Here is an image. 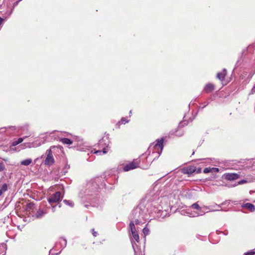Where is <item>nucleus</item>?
<instances>
[{"instance_id": "nucleus-1", "label": "nucleus", "mask_w": 255, "mask_h": 255, "mask_svg": "<svg viewBox=\"0 0 255 255\" xmlns=\"http://www.w3.org/2000/svg\"><path fill=\"white\" fill-rule=\"evenodd\" d=\"M62 198L60 192L58 191L50 195L47 200L49 203L52 206L54 203H58Z\"/></svg>"}, {"instance_id": "nucleus-2", "label": "nucleus", "mask_w": 255, "mask_h": 255, "mask_svg": "<svg viewBox=\"0 0 255 255\" xmlns=\"http://www.w3.org/2000/svg\"><path fill=\"white\" fill-rule=\"evenodd\" d=\"M140 160L138 159H134L131 162L126 164L124 167L125 171H128L134 169L139 166Z\"/></svg>"}, {"instance_id": "nucleus-3", "label": "nucleus", "mask_w": 255, "mask_h": 255, "mask_svg": "<svg viewBox=\"0 0 255 255\" xmlns=\"http://www.w3.org/2000/svg\"><path fill=\"white\" fill-rule=\"evenodd\" d=\"M46 153L47 154V157L44 160V164L46 165L51 166L55 162V160L54 157L52 153L51 149L50 148L47 150Z\"/></svg>"}, {"instance_id": "nucleus-4", "label": "nucleus", "mask_w": 255, "mask_h": 255, "mask_svg": "<svg viewBox=\"0 0 255 255\" xmlns=\"http://www.w3.org/2000/svg\"><path fill=\"white\" fill-rule=\"evenodd\" d=\"M106 139L104 138L101 139L99 142V145L100 148H102V150H98L94 152L95 153L98 154L101 153L102 151L104 154H105L108 151V144L106 143Z\"/></svg>"}, {"instance_id": "nucleus-5", "label": "nucleus", "mask_w": 255, "mask_h": 255, "mask_svg": "<svg viewBox=\"0 0 255 255\" xmlns=\"http://www.w3.org/2000/svg\"><path fill=\"white\" fill-rule=\"evenodd\" d=\"M163 139H157V142L153 145V152H156L158 154H160L162 152L163 146Z\"/></svg>"}, {"instance_id": "nucleus-6", "label": "nucleus", "mask_w": 255, "mask_h": 255, "mask_svg": "<svg viewBox=\"0 0 255 255\" xmlns=\"http://www.w3.org/2000/svg\"><path fill=\"white\" fill-rule=\"evenodd\" d=\"M225 178L228 180H234L240 177L239 174L237 173H226L224 175Z\"/></svg>"}, {"instance_id": "nucleus-7", "label": "nucleus", "mask_w": 255, "mask_h": 255, "mask_svg": "<svg viewBox=\"0 0 255 255\" xmlns=\"http://www.w3.org/2000/svg\"><path fill=\"white\" fill-rule=\"evenodd\" d=\"M43 141H42V142H37V141H35V142H32V143H29L28 144V145H27V147H29V148H31V147H37V146H39L40 145H41L42 143H44V142L46 141V137H43Z\"/></svg>"}, {"instance_id": "nucleus-8", "label": "nucleus", "mask_w": 255, "mask_h": 255, "mask_svg": "<svg viewBox=\"0 0 255 255\" xmlns=\"http://www.w3.org/2000/svg\"><path fill=\"white\" fill-rule=\"evenodd\" d=\"M227 74V70L224 69L221 72H219L217 75V78L220 81H223Z\"/></svg>"}, {"instance_id": "nucleus-9", "label": "nucleus", "mask_w": 255, "mask_h": 255, "mask_svg": "<svg viewBox=\"0 0 255 255\" xmlns=\"http://www.w3.org/2000/svg\"><path fill=\"white\" fill-rule=\"evenodd\" d=\"M214 89V85L212 84L209 83L207 84L205 88H204V91L206 93H210L213 91Z\"/></svg>"}, {"instance_id": "nucleus-10", "label": "nucleus", "mask_w": 255, "mask_h": 255, "mask_svg": "<svg viewBox=\"0 0 255 255\" xmlns=\"http://www.w3.org/2000/svg\"><path fill=\"white\" fill-rule=\"evenodd\" d=\"M195 171V169L194 167H188L186 168H184L183 169V173L184 174H187L188 175H190L194 172Z\"/></svg>"}, {"instance_id": "nucleus-11", "label": "nucleus", "mask_w": 255, "mask_h": 255, "mask_svg": "<svg viewBox=\"0 0 255 255\" xmlns=\"http://www.w3.org/2000/svg\"><path fill=\"white\" fill-rule=\"evenodd\" d=\"M243 207L249 209L251 212L255 211L254 205L251 203H246L243 205Z\"/></svg>"}, {"instance_id": "nucleus-12", "label": "nucleus", "mask_w": 255, "mask_h": 255, "mask_svg": "<svg viewBox=\"0 0 255 255\" xmlns=\"http://www.w3.org/2000/svg\"><path fill=\"white\" fill-rule=\"evenodd\" d=\"M46 212L42 209L38 210L35 214V217L37 218H40L46 214Z\"/></svg>"}, {"instance_id": "nucleus-13", "label": "nucleus", "mask_w": 255, "mask_h": 255, "mask_svg": "<svg viewBox=\"0 0 255 255\" xmlns=\"http://www.w3.org/2000/svg\"><path fill=\"white\" fill-rule=\"evenodd\" d=\"M32 159L31 158H27L26 159L22 160L20 162L21 165L24 166H28L32 163Z\"/></svg>"}, {"instance_id": "nucleus-14", "label": "nucleus", "mask_w": 255, "mask_h": 255, "mask_svg": "<svg viewBox=\"0 0 255 255\" xmlns=\"http://www.w3.org/2000/svg\"><path fill=\"white\" fill-rule=\"evenodd\" d=\"M60 141L65 144L70 145L72 143V141L67 138H62L60 139Z\"/></svg>"}, {"instance_id": "nucleus-15", "label": "nucleus", "mask_w": 255, "mask_h": 255, "mask_svg": "<svg viewBox=\"0 0 255 255\" xmlns=\"http://www.w3.org/2000/svg\"><path fill=\"white\" fill-rule=\"evenodd\" d=\"M131 234L133 238L137 242H138L139 240V236L138 235V233L137 231H134L133 232H131Z\"/></svg>"}, {"instance_id": "nucleus-16", "label": "nucleus", "mask_w": 255, "mask_h": 255, "mask_svg": "<svg viewBox=\"0 0 255 255\" xmlns=\"http://www.w3.org/2000/svg\"><path fill=\"white\" fill-rule=\"evenodd\" d=\"M34 207V204L32 203H29L28 204H27L26 206V210L30 212L31 210H33Z\"/></svg>"}, {"instance_id": "nucleus-17", "label": "nucleus", "mask_w": 255, "mask_h": 255, "mask_svg": "<svg viewBox=\"0 0 255 255\" xmlns=\"http://www.w3.org/2000/svg\"><path fill=\"white\" fill-rule=\"evenodd\" d=\"M24 140V138H19L16 141H14L12 143V146H15L20 143H21Z\"/></svg>"}, {"instance_id": "nucleus-18", "label": "nucleus", "mask_w": 255, "mask_h": 255, "mask_svg": "<svg viewBox=\"0 0 255 255\" xmlns=\"http://www.w3.org/2000/svg\"><path fill=\"white\" fill-rule=\"evenodd\" d=\"M191 208L194 209H196L198 210H201V207L199 206V205L198 204V202L195 203L191 205L190 206Z\"/></svg>"}, {"instance_id": "nucleus-19", "label": "nucleus", "mask_w": 255, "mask_h": 255, "mask_svg": "<svg viewBox=\"0 0 255 255\" xmlns=\"http://www.w3.org/2000/svg\"><path fill=\"white\" fill-rule=\"evenodd\" d=\"M129 229H130L131 232H133L134 231H136L135 230L134 224L133 222H131L129 223Z\"/></svg>"}, {"instance_id": "nucleus-20", "label": "nucleus", "mask_w": 255, "mask_h": 255, "mask_svg": "<svg viewBox=\"0 0 255 255\" xmlns=\"http://www.w3.org/2000/svg\"><path fill=\"white\" fill-rule=\"evenodd\" d=\"M199 211V212H196V213L197 214V216H202L203 215H204L206 213H207L208 212V211H204V210L203 209L202 207L201 208V210H198Z\"/></svg>"}, {"instance_id": "nucleus-21", "label": "nucleus", "mask_w": 255, "mask_h": 255, "mask_svg": "<svg viewBox=\"0 0 255 255\" xmlns=\"http://www.w3.org/2000/svg\"><path fill=\"white\" fill-rule=\"evenodd\" d=\"M202 208L204 210V211H205V212H206V211H208V212H214V211H216V210H209L210 209L209 207L207 206H203L202 207ZM216 211H219V210H216Z\"/></svg>"}, {"instance_id": "nucleus-22", "label": "nucleus", "mask_w": 255, "mask_h": 255, "mask_svg": "<svg viewBox=\"0 0 255 255\" xmlns=\"http://www.w3.org/2000/svg\"><path fill=\"white\" fill-rule=\"evenodd\" d=\"M63 202L66 204V205H68L69 206H70V207H73L74 206V203L70 201V200H64L63 201Z\"/></svg>"}, {"instance_id": "nucleus-23", "label": "nucleus", "mask_w": 255, "mask_h": 255, "mask_svg": "<svg viewBox=\"0 0 255 255\" xmlns=\"http://www.w3.org/2000/svg\"><path fill=\"white\" fill-rule=\"evenodd\" d=\"M0 190L3 192H5L7 190V185L6 184H4L2 185V187L0 189Z\"/></svg>"}, {"instance_id": "nucleus-24", "label": "nucleus", "mask_w": 255, "mask_h": 255, "mask_svg": "<svg viewBox=\"0 0 255 255\" xmlns=\"http://www.w3.org/2000/svg\"><path fill=\"white\" fill-rule=\"evenodd\" d=\"M143 233L145 236H147L149 233V230L148 228L145 227L143 229Z\"/></svg>"}, {"instance_id": "nucleus-25", "label": "nucleus", "mask_w": 255, "mask_h": 255, "mask_svg": "<svg viewBox=\"0 0 255 255\" xmlns=\"http://www.w3.org/2000/svg\"><path fill=\"white\" fill-rule=\"evenodd\" d=\"M5 169V165L2 162H0V172L3 171Z\"/></svg>"}, {"instance_id": "nucleus-26", "label": "nucleus", "mask_w": 255, "mask_h": 255, "mask_svg": "<svg viewBox=\"0 0 255 255\" xmlns=\"http://www.w3.org/2000/svg\"><path fill=\"white\" fill-rule=\"evenodd\" d=\"M204 173H209V172H211V168L209 167V168H205L204 169V171H203Z\"/></svg>"}, {"instance_id": "nucleus-27", "label": "nucleus", "mask_w": 255, "mask_h": 255, "mask_svg": "<svg viewBox=\"0 0 255 255\" xmlns=\"http://www.w3.org/2000/svg\"><path fill=\"white\" fill-rule=\"evenodd\" d=\"M211 172H217L219 171V169L217 168H211Z\"/></svg>"}, {"instance_id": "nucleus-28", "label": "nucleus", "mask_w": 255, "mask_h": 255, "mask_svg": "<svg viewBox=\"0 0 255 255\" xmlns=\"http://www.w3.org/2000/svg\"><path fill=\"white\" fill-rule=\"evenodd\" d=\"M255 254V252L254 251H251L250 252H248L245 254V255H254Z\"/></svg>"}, {"instance_id": "nucleus-29", "label": "nucleus", "mask_w": 255, "mask_h": 255, "mask_svg": "<svg viewBox=\"0 0 255 255\" xmlns=\"http://www.w3.org/2000/svg\"><path fill=\"white\" fill-rule=\"evenodd\" d=\"M121 122L122 123H128V121L127 120L126 118H123L122 119H121Z\"/></svg>"}, {"instance_id": "nucleus-30", "label": "nucleus", "mask_w": 255, "mask_h": 255, "mask_svg": "<svg viewBox=\"0 0 255 255\" xmlns=\"http://www.w3.org/2000/svg\"><path fill=\"white\" fill-rule=\"evenodd\" d=\"M61 242H63L64 247H65L66 245V240L65 239H61Z\"/></svg>"}, {"instance_id": "nucleus-31", "label": "nucleus", "mask_w": 255, "mask_h": 255, "mask_svg": "<svg viewBox=\"0 0 255 255\" xmlns=\"http://www.w3.org/2000/svg\"><path fill=\"white\" fill-rule=\"evenodd\" d=\"M92 231H93L92 234H93V236H94V237H96V236H97V234H97V232H95V231H94V229H93Z\"/></svg>"}, {"instance_id": "nucleus-32", "label": "nucleus", "mask_w": 255, "mask_h": 255, "mask_svg": "<svg viewBox=\"0 0 255 255\" xmlns=\"http://www.w3.org/2000/svg\"><path fill=\"white\" fill-rule=\"evenodd\" d=\"M3 21V19L0 17V25L2 22Z\"/></svg>"}, {"instance_id": "nucleus-33", "label": "nucleus", "mask_w": 255, "mask_h": 255, "mask_svg": "<svg viewBox=\"0 0 255 255\" xmlns=\"http://www.w3.org/2000/svg\"><path fill=\"white\" fill-rule=\"evenodd\" d=\"M135 224H136V225L139 224V222L138 220H136L135 221Z\"/></svg>"}, {"instance_id": "nucleus-34", "label": "nucleus", "mask_w": 255, "mask_h": 255, "mask_svg": "<svg viewBox=\"0 0 255 255\" xmlns=\"http://www.w3.org/2000/svg\"><path fill=\"white\" fill-rule=\"evenodd\" d=\"M51 206H52V211L54 212L55 211V206H53L52 205Z\"/></svg>"}, {"instance_id": "nucleus-35", "label": "nucleus", "mask_w": 255, "mask_h": 255, "mask_svg": "<svg viewBox=\"0 0 255 255\" xmlns=\"http://www.w3.org/2000/svg\"><path fill=\"white\" fill-rule=\"evenodd\" d=\"M252 92H255V85L254 86V87L252 88Z\"/></svg>"}, {"instance_id": "nucleus-36", "label": "nucleus", "mask_w": 255, "mask_h": 255, "mask_svg": "<svg viewBox=\"0 0 255 255\" xmlns=\"http://www.w3.org/2000/svg\"><path fill=\"white\" fill-rule=\"evenodd\" d=\"M137 211L136 210H133V213H136Z\"/></svg>"}, {"instance_id": "nucleus-37", "label": "nucleus", "mask_w": 255, "mask_h": 255, "mask_svg": "<svg viewBox=\"0 0 255 255\" xmlns=\"http://www.w3.org/2000/svg\"><path fill=\"white\" fill-rule=\"evenodd\" d=\"M3 194V192L0 190V196Z\"/></svg>"}, {"instance_id": "nucleus-38", "label": "nucleus", "mask_w": 255, "mask_h": 255, "mask_svg": "<svg viewBox=\"0 0 255 255\" xmlns=\"http://www.w3.org/2000/svg\"><path fill=\"white\" fill-rule=\"evenodd\" d=\"M27 137H28L27 136H25L23 137V138H24V139L25 138H27Z\"/></svg>"}, {"instance_id": "nucleus-39", "label": "nucleus", "mask_w": 255, "mask_h": 255, "mask_svg": "<svg viewBox=\"0 0 255 255\" xmlns=\"http://www.w3.org/2000/svg\"><path fill=\"white\" fill-rule=\"evenodd\" d=\"M216 205H217V206H218L219 207H221V206H220V205H217V204H216Z\"/></svg>"}, {"instance_id": "nucleus-40", "label": "nucleus", "mask_w": 255, "mask_h": 255, "mask_svg": "<svg viewBox=\"0 0 255 255\" xmlns=\"http://www.w3.org/2000/svg\"><path fill=\"white\" fill-rule=\"evenodd\" d=\"M242 182H244V181H242L240 182H239V184H240V183H242Z\"/></svg>"}]
</instances>
